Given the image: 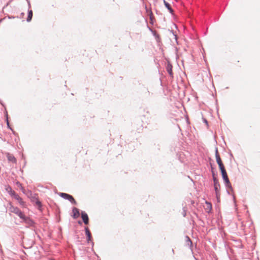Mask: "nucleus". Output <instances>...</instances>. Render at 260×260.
Here are the masks:
<instances>
[{"label": "nucleus", "mask_w": 260, "mask_h": 260, "mask_svg": "<svg viewBox=\"0 0 260 260\" xmlns=\"http://www.w3.org/2000/svg\"><path fill=\"white\" fill-rule=\"evenodd\" d=\"M81 217H82V219L84 223L85 224H88L89 218H88V216L87 214L86 213H85L84 212H82Z\"/></svg>", "instance_id": "0eeeda50"}, {"label": "nucleus", "mask_w": 260, "mask_h": 260, "mask_svg": "<svg viewBox=\"0 0 260 260\" xmlns=\"http://www.w3.org/2000/svg\"><path fill=\"white\" fill-rule=\"evenodd\" d=\"M5 189L6 192L8 193L12 198L16 200V193L12 189L11 186L9 185H6L5 186Z\"/></svg>", "instance_id": "f03ea898"}, {"label": "nucleus", "mask_w": 260, "mask_h": 260, "mask_svg": "<svg viewBox=\"0 0 260 260\" xmlns=\"http://www.w3.org/2000/svg\"><path fill=\"white\" fill-rule=\"evenodd\" d=\"M172 68L173 67H172V64L169 62H168L167 63V65L166 66V70L172 78H173V71H172Z\"/></svg>", "instance_id": "423d86ee"}, {"label": "nucleus", "mask_w": 260, "mask_h": 260, "mask_svg": "<svg viewBox=\"0 0 260 260\" xmlns=\"http://www.w3.org/2000/svg\"><path fill=\"white\" fill-rule=\"evenodd\" d=\"M7 157L9 161L13 163H16V158L13 155L10 154V153H8L7 154Z\"/></svg>", "instance_id": "6e6552de"}, {"label": "nucleus", "mask_w": 260, "mask_h": 260, "mask_svg": "<svg viewBox=\"0 0 260 260\" xmlns=\"http://www.w3.org/2000/svg\"><path fill=\"white\" fill-rule=\"evenodd\" d=\"M219 166V168L221 171L225 170L223 164L222 162L221 164H218Z\"/></svg>", "instance_id": "a211bd4d"}, {"label": "nucleus", "mask_w": 260, "mask_h": 260, "mask_svg": "<svg viewBox=\"0 0 260 260\" xmlns=\"http://www.w3.org/2000/svg\"><path fill=\"white\" fill-rule=\"evenodd\" d=\"M148 15L150 16V18L152 19V12L151 11H149L148 12Z\"/></svg>", "instance_id": "4be33fe9"}, {"label": "nucleus", "mask_w": 260, "mask_h": 260, "mask_svg": "<svg viewBox=\"0 0 260 260\" xmlns=\"http://www.w3.org/2000/svg\"><path fill=\"white\" fill-rule=\"evenodd\" d=\"M164 3L166 6V7L167 8V9H169V8L171 7V6L166 1H164Z\"/></svg>", "instance_id": "aec40b11"}, {"label": "nucleus", "mask_w": 260, "mask_h": 260, "mask_svg": "<svg viewBox=\"0 0 260 260\" xmlns=\"http://www.w3.org/2000/svg\"><path fill=\"white\" fill-rule=\"evenodd\" d=\"M213 181H214V189H215V191L216 192V196L218 198L220 186L219 183L218 182L217 179H216L215 177L213 178Z\"/></svg>", "instance_id": "20e7f679"}, {"label": "nucleus", "mask_w": 260, "mask_h": 260, "mask_svg": "<svg viewBox=\"0 0 260 260\" xmlns=\"http://www.w3.org/2000/svg\"><path fill=\"white\" fill-rule=\"evenodd\" d=\"M59 196L60 197H61L62 198L66 199V200H68V198L70 197V194H67V193H59Z\"/></svg>", "instance_id": "4468645a"}, {"label": "nucleus", "mask_w": 260, "mask_h": 260, "mask_svg": "<svg viewBox=\"0 0 260 260\" xmlns=\"http://www.w3.org/2000/svg\"><path fill=\"white\" fill-rule=\"evenodd\" d=\"M17 202L21 205L22 207H25V202L22 201V199L17 197Z\"/></svg>", "instance_id": "f3484780"}, {"label": "nucleus", "mask_w": 260, "mask_h": 260, "mask_svg": "<svg viewBox=\"0 0 260 260\" xmlns=\"http://www.w3.org/2000/svg\"><path fill=\"white\" fill-rule=\"evenodd\" d=\"M221 175H222L223 180L224 181L226 185L229 186V184H230V182L226 170H223V171H221Z\"/></svg>", "instance_id": "39448f33"}, {"label": "nucleus", "mask_w": 260, "mask_h": 260, "mask_svg": "<svg viewBox=\"0 0 260 260\" xmlns=\"http://www.w3.org/2000/svg\"><path fill=\"white\" fill-rule=\"evenodd\" d=\"M168 9V10L170 11V12L171 13L173 14V9H172V8H171V7L169 8V9Z\"/></svg>", "instance_id": "5701e85b"}, {"label": "nucleus", "mask_w": 260, "mask_h": 260, "mask_svg": "<svg viewBox=\"0 0 260 260\" xmlns=\"http://www.w3.org/2000/svg\"><path fill=\"white\" fill-rule=\"evenodd\" d=\"M73 217L74 219H76L79 217L80 213L79 210L77 208H74L72 210Z\"/></svg>", "instance_id": "1a4fd4ad"}, {"label": "nucleus", "mask_w": 260, "mask_h": 260, "mask_svg": "<svg viewBox=\"0 0 260 260\" xmlns=\"http://www.w3.org/2000/svg\"><path fill=\"white\" fill-rule=\"evenodd\" d=\"M7 212L11 215L12 213L16 214V207L13 206L11 202H9L6 206Z\"/></svg>", "instance_id": "7ed1b4c3"}, {"label": "nucleus", "mask_w": 260, "mask_h": 260, "mask_svg": "<svg viewBox=\"0 0 260 260\" xmlns=\"http://www.w3.org/2000/svg\"><path fill=\"white\" fill-rule=\"evenodd\" d=\"M21 14L23 15L24 14V13H22Z\"/></svg>", "instance_id": "b1692460"}, {"label": "nucleus", "mask_w": 260, "mask_h": 260, "mask_svg": "<svg viewBox=\"0 0 260 260\" xmlns=\"http://www.w3.org/2000/svg\"><path fill=\"white\" fill-rule=\"evenodd\" d=\"M68 200L69 201H70L72 204H73L74 205H76L77 204V202L75 201V200L74 199L73 196H72L71 195L70 196V197L68 198Z\"/></svg>", "instance_id": "dca6fc26"}, {"label": "nucleus", "mask_w": 260, "mask_h": 260, "mask_svg": "<svg viewBox=\"0 0 260 260\" xmlns=\"http://www.w3.org/2000/svg\"><path fill=\"white\" fill-rule=\"evenodd\" d=\"M85 233L87 237V241H89L91 238V234L88 228H85Z\"/></svg>", "instance_id": "9b49d317"}, {"label": "nucleus", "mask_w": 260, "mask_h": 260, "mask_svg": "<svg viewBox=\"0 0 260 260\" xmlns=\"http://www.w3.org/2000/svg\"><path fill=\"white\" fill-rule=\"evenodd\" d=\"M19 188L20 189H21V190L22 191V192L23 193H25V190L23 188V187L22 186L21 184L18 183V182H17V188Z\"/></svg>", "instance_id": "6ab92c4d"}, {"label": "nucleus", "mask_w": 260, "mask_h": 260, "mask_svg": "<svg viewBox=\"0 0 260 260\" xmlns=\"http://www.w3.org/2000/svg\"><path fill=\"white\" fill-rule=\"evenodd\" d=\"M206 204L207 206L206 210H208V212L211 210L212 209V205L211 204L207 201H206Z\"/></svg>", "instance_id": "2eb2a0df"}, {"label": "nucleus", "mask_w": 260, "mask_h": 260, "mask_svg": "<svg viewBox=\"0 0 260 260\" xmlns=\"http://www.w3.org/2000/svg\"><path fill=\"white\" fill-rule=\"evenodd\" d=\"M215 157L217 164H221L222 162L217 149H216L215 151Z\"/></svg>", "instance_id": "9d476101"}, {"label": "nucleus", "mask_w": 260, "mask_h": 260, "mask_svg": "<svg viewBox=\"0 0 260 260\" xmlns=\"http://www.w3.org/2000/svg\"><path fill=\"white\" fill-rule=\"evenodd\" d=\"M17 214H18L22 221L25 222L27 224L30 225L32 224V221L27 216L24 215L23 212L17 211Z\"/></svg>", "instance_id": "f257e3e1"}, {"label": "nucleus", "mask_w": 260, "mask_h": 260, "mask_svg": "<svg viewBox=\"0 0 260 260\" xmlns=\"http://www.w3.org/2000/svg\"><path fill=\"white\" fill-rule=\"evenodd\" d=\"M36 204L38 206V207H40L41 206V203L40 201H37L36 202Z\"/></svg>", "instance_id": "412c9836"}, {"label": "nucleus", "mask_w": 260, "mask_h": 260, "mask_svg": "<svg viewBox=\"0 0 260 260\" xmlns=\"http://www.w3.org/2000/svg\"><path fill=\"white\" fill-rule=\"evenodd\" d=\"M5 116H6V122H7V126H8V127L10 129H11L13 132V133L14 135H15V132H14L12 128L10 127V123H9V120H8V113L7 112H6V114H5Z\"/></svg>", "instance_id": "ddd939ff"}, {"label": "nucleus", "mask_w": 260, "mask_h": 260, "mask_svg": "<svg viewBox=\"0 0 260 260\" xmlns=\"http://www.w3.org/2000/svg\"><path fill=\"white\" fill-rule=\"evenodd\" d=\"M32 10H30L28 12V15H27V17L26 19L27 21H28V22L30 21L32 19Z\"/></svg>", "instance_id": "f8f14e48"}]
</instances>
